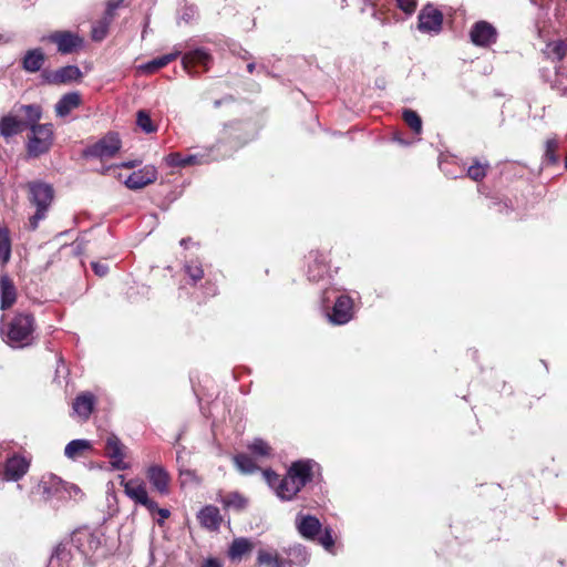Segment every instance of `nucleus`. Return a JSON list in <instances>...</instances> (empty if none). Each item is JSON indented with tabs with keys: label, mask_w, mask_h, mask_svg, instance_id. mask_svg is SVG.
<instances>
[{
	"label": "nucleus",
	"mask_w": 567,
	"mask_h": 567,
	"mask_svg": "<svg viewBox=\"0 0 567 567\" xmlns=\"http://www.w3.org/2000/svg\"><path fill=\"white\" fill-rule=\"evenodd\" d=\"M109 21L106 18L104 21H101L97 25H94L92 29V39L94 41H101L105 38L107 33Z\"/></svg>",
	"instance_id": "obj_41"
},
{
	"label": "nucleus",
	"mask_w": 567,
	"mask_h": 567,
	"mask_svg": "<svg viewBox=\"0 0 567 567\" xmlns=\"http://www.w3.org/2000/svg\"><path fill=\"white\" fill-rule=\"evenodd\" d=\"M373 16L378 19L377 11L373 12ZM381 23H385L388 21V18H379Z\"/></svg>",
	"instance_id": "obj_52"
},
{
	"label": "nucleus",
	"mask_w": 567,
	"mask_h": 567,
	"mask_svg": "<svg viewBox=\"0 0 567 567\" xmlns=\"http://www.w3.org/2000/svg\"><path fill=\"white\" fill-rule=\"evenodd\" d=\"M94 404V398L90 393H84L79 395L74 403H73V410L74 412L81 416L82 419H87L92 412Z\"/></svg>",
	"instance_id": "obj_25"
},
{
	"label": "nucleus",
	"mask_w": 567,
	"mask_h": 567,
	"mask_svg": "<svg viewBox=\"0 0 567 567\" xmlns=\"http://www.w3.org/2000/svg\"><path fill=\"white\" fill-rule=\"evenodd\" d=\"M28 467L29 463L25 458L14 455L6 462L4 471L0 474V477L6 481H18L27 473Z\"/></svg>",
	"instance_id": "obj_16"
},
{
	"label": "nucleus",
	"mask_w": 567,
	"mask_h": 567,
	"mask_svg": "<svg viewBox=\"0 0 567 567\" xmlns=\"http://www.w3.org/2000/svg\"><path fill=\"white\" fill-rule=\"evenodd\" d=\"M121 485L123 486L124 493L128 498L134 501L136 504L144 506L151 515H154V509H156V502L148 496L146 485L142 480L132 478L125 481L123 478Z\"/></svg>",
	"instance_id": "obj_5"
},
{
	"label": "nucleus",
	"mask_w": 567,
	"mask_h": 567,
	"mask_svg": "<svg viewBox=\"0 0 567 567\" xmlns=\"http://www.w3.org/2000/svg\"><path fill=\"white\" fill-rule=\"evenodd\" d=\"M333 290H324L323 291V296H322V302L326 303L329 301L330 297H329V293L332 292Z\"/></svg>",
	"instance_id": "obj_49"
},
{
	"label": "nucleus",
	"mask_w": 567,
	"mask_h": 567,
	"mask_svg": "<svg viewBox=\"0 0 567 567\" xmlns=\"http://www.w3.org/2000/svg\"><path fill=\"white\" fill-rule=\"evenodd\" d=\"M396 3L405 13H412L416 8V0H396Z\"/></svg>",
	"instance_id": "obj_43"
},
{
	"label": "nucleus",
	"mask_w": 567,
	"mask_h": 567,
	"mask_svg": "<svg viewBox=\"0 0 567 567\" xmlns=\"http://www.w3.org/2000/svg\"><path fill=\"white\" fill-rule=\"evenodd\" d=\"M79 492H80V489H79L78 487H75V486H74V487H73V493H79Z\"/></svg>",
	"instance_id": "obj_56"
},
{
	"label": "nucleus",
	"mask_w": 567,
	"mask_h": 567,
	"mask_svg": "<svg viewBox=\"0 0 567 567\" xmlns=\"http://www.w3.org/2000/svg\"><path fill=\"white\" fill-rule=\"evenodd\" d=\"M403 120L415 133L419 134L422 131V121L416 112L405 110L403 112Z\"/></svg>",
	"instance_id": "obj_35"
},
{
	"label": "nucleus",
	"mask_w": 567,
	"mask_h": 567,
	"mask_svg": "<svg viewBox=\"0 0 567 567\" xmlns=\"http://www.w3.org/2000/svg\"><path fill=\"white\" fill-rule=\"evenodd\" d=\"M17 300V290L12 280L7 275L0 277V309L11 308Z\"/></svg>",
	"instance_id": "obj_19"
},
{
	"label": "nucleus",
	"mask_w": 567,
	"mask_h": 567,
	"mask_svg": "<svg viewBox=\"0 0 567 567\" xmlns=\"http://www.w3.org/2000/svg\"><path fill=\"white\" fill-rule=\"evenodd\" d=\"M123 0H109L106 6V19L113 18L114 11L122 4Z\"/></svg>",
	"instance_id": "obj_44"
},
{
	"label": "nucleus",
	"mask_w": 567,
	"mask_h": 567,
	"mask_svg": "<svg viewBox=\"0 0 567 567\" xmlns=\"http://www.w3.org/2000/svg\"><path fill=\"white\" fill-rule=\"evenodd\" d=\"M234 463L237 470L243 474H251L258 470L254 460L247 454H237L234 456Z\"/></svg>",
	"instance_id": "obj_30"
},
{
	"label": "nucleus",
	"mask_w": 567,
	"mask_h": 567,
	"mask_svg": "<svg viewBox=\"0 0 567 567\" xmlns=\"http://www.w3.org/2000/svg\"><path fill=\"white\" fill-rule=\"evenodd\" d=\"M443 14L432 6L424 7L419 14V30L424 33H439L442 29Z\"/></svg>",
	"instance_id": "obj_10"
},
{
	"label": "nucleus",
	"mask_w": 567,
	"mask_h": 567,
	"mask_svg": "<svg viewBox=\"0 0 567 567\" xmlns=\"http://www.w3.org/2000/svg\"><path fill=\"white\" fill-rule=\"evenodd\" d=\"M247 447L252 454L260 457H268L271 454L270 445L261 439H255Z\"/></svg>",
	"instance_id": "obj_32"
},
{
	"label": "nucleus",
	"mask_w": 567,
	"mask_h": 567,
	"mask_svg": "<svg viewBox=\"0 0 567 567\" xmlns=\"http://www.w3.org/2000/svg\"><path fill=\"white\" fill-rule=\"evenodd\" d=\"M124 450L125 446L121 443L117 436H107L105 443L106 456L111 460V464L115 470H126L128 467V464L124 461Z\"/></svg>",
	"instance_id": "obj_14"
},
{
	"label": "nucleus",
	"mask_w": 567,
	"mask_h": 567,
	"mask_svg": "<svg viewBox=\"0 0 567 567\" xmlns=\"http://www.w3.org/2000/svg\"><path fill=\"white\" fill-rule=\"evenodd\" d=\"M80 103L81 96L79 93L73 92L63 95L55 104L56 115L61 117L69 115Z\"/></svg>",
	"instance_id": "obj_23"
},
{
	"label": "nucleus",
	"mask_w": 567,
	"mask_h": 567,
	"mask_svg": "<svg viewBox=\"0 0 567 567\" xmlns=\"http://www.w3.org/2000/svg\"><path fill=\"white\" fill-rule=\"evenodd\" d=\"M320 544L327 549L331 550L334 545L331 532L327 528L319 538Z\"/></svg>",
	"instance_id": "obj_42"
},
{
	"label": "nucleus",
	"mask_w": 567,
	"mask_h": 567,
	"mask_svg": "<svg viewBox=\"0 0 567 567\" xmlns=\"http://www.w3.org/2000/svg\"><path fill=\"white\" fill-rule=\"evenodd\" d=\"M486 168L487 165H482L478 162H475L473 165H471L467 169V176L473 181H481L486 175Z\"/></svg>",
	"instance_id": "obj_37"
},
{
	"label": "nucleus",
	"mask_w": 567,
	"mask_h": 567,
	"mask_svg": "<svg viewBox=\"0 0 567 567\" xmlns=\"http://www.w3.org/2000/svg\"><path fill=\"white\" fill-rule=\"evenodd\" d=\"M318 464L311 460L297 461L291 464L286 476H279L272 471H265L267 483L276 489L278 497L290 501L311 480L313 467Z\"/></svg>",
	"instance_id": "obj_1"
},
{
	"label": "nucleus",
	"mask_w": 567,
	"mask_h": 567,
	"mask_svg": "<svg viewBox=\"0 0 567 567\" xmlns=\"http://www.w3.org/2000/svg\"><path fill=\"white\" fill-rule=\"evenodd\" d=\"M11 257V238L7 227H0V261L6 265Z\"/></svg>",
	"instance_id": "obj_29"
},
{
	"label": "nucleus",
	"mask_w": 567,
	"mask_h": 567,
	"mask_svg": "<svg viewBox=\"0 0 567 567\" xmlns=\"http://www.w3.org/2000/svg\"><path fill=\"white\" fill-rule=\"evenodd\" d=\"M380 0H364V2L370 3L372 7H375Z\"/></svg>",
	"instance_id": "obj_51"
},
{
	"label": "nucleus",
	"mask_w": 567,
	"mask_h": 567,
	"mask_svg": "<svg viewBox=\"0 0 567 567\" xmlns=\"http://www.w3.org/2000/svg\"><path fill=\"white\" fill-rule=\"evenodd\" d=\"M309 266H308V278L311 281H320L323 280L328 275V264L327 257L319 251H311L308 256Z\"/></svg>",
	"instance_id": "obj_15"
},
{
	"label": "nucleus",
	"mask_w": 567,
	"mask_h": 567,
	"mask_svg": "<svg viewBox=\"0 0 567 567\" xmlns=\"http://www.w3.org/2000/svg\"><path fill=\"white\" fill-rule=\"evenodd\" d=\"M202 567H221V564L216 558H208L202 564Z\"/></svg>",
	"instance_id": "obj_48"
},
{
	"label": "nucleus",
	"mask_w": 567,
	"mask_h": 567,
	"mask_svg": "<svg viewBox=\"0 0 567 567\" xmlns=\"http://www.w3.org/2000/svg\"><path fill=\"white\" fill-rule=\"evenodd\" d=\"M221 503L227 508L241 509L246 506L247 501L239 493H229L221 498Z\"/></svg>",
	"instance_id": "obj_33"
},
{
	"label": "nucleus",
	"mask_w": 567,
	"mask_h": 567,
	"mask_svg": "<svg viewBox=\"0 0 567 567\" xmlns=\"http://www.w3.org/2000/svg\"><path fill=\"white\" fill-rule=\"evenodd\" d=\"M30 202L37 207V212L30 217L29 224L32 230L45 218L47 212L53 200L54 192L51 185L43 182H31L28 185Z\"/></svg>",
	"instance_id": "obj_3"
},
{
	"label": "nucleus",
	"mask_w": 567,
	"mask_h": 567,
	"mask_svg": "<svg viewBox=\"0 0 567 567\" xmlns=\"http://www.w3.org/2000/svg\"><path fill=\"white\" fill-rule=\"evenodd\" d=\"M121 148V141L116 134H109L90 146L85 154L87 156L106 159L113 157Z\"/></svg>",
	"instance_id": "obj_8"
},
{
	"label": "nucleus",
	"mask_w": 567,
	"mask_h": 567,
	"mask_svg": "<svg viewBox=\"0 0 567 567\" xmlns=\"http://www.w3.org/2000/svg\"><path fill=\"white\" fill-rule=\"evenodd\" d=\"M257 563L259 565H271L277 566V564H281L278 555L276 553H271L268 550H259L257 555Z\"/></svg>",
	"instance_id": "obj_36"
},
{
	"label": "nucleus",
	"mask_w": 567,
	"mask_h": 567,
	"mask_svg": "<svg viewBox=\"0 0 567 567\" xmlns=\"http://www.w3.org/2000/svg\"><path fill=\"white\" fill-rule=\"evenodd\" d=\"M4 341L14 348L29 346L33 339L34 318L30 313H17L0 328Z\"/></svg>",
	"instance_id": "obj_2"
},
{
	"label": "nucleus",
	"mask_w": 567,
	"mask_h": 567,
	"mask_svg": "<svg viewBox=\"0 0 567 567\" xmlns=\"http://www.w3.org/2000/svg\"><path fill=\"white\" fill-rule=\"evenodd\" d=\"M145 475L152 488L162 496H167L171 493V475L167 470L159 464L150 465Z\"/></svg>",
	"instance_id": "obj_7"
},
{
	"label": "nucleus",
	"mask_w": 567,
	"mask_h": 567,
	"mask_svg": "<svg viewBox=\"0 0 567 567\" xmlns=\"http://www.w3.org/2000/svg\"><path fill=\"white\" fill-rule=\"evenodd\" d=\"M80 76H81V71L75 65H68V66L61 68L55 73V80L61 83L78 80Z\"/></svg>",
	"instance_id": "obj_31"
},
{
	"label": "nucleus",
	"mask_w": 567,
	"mask_h": 567,
	"mask_svg": "<svg viewBox=\"0 0 567 567\" xmlns=\"http://www.w3.org/2000/svg\"><path fill=\"white\" fill-rule=\"evenodd\" d=\"M157 169L153 165H145L143 168L133 172L125 179L127 188L136 190L153 184L157 179Z\"/></svg>",
	"instance_id": "obj_12"
},
{
	"label": "nucleus",
	"mask_w": 567,
	"mask_h": 567,
	"mask_svg": "<svg viewBox=\"0 0 567 567\" xmlns=\"http://www.w3.org/2000/svg\"><path fill=\"white\" fill-rule=\"evenodd\" d=\"M353 317V302L349 296L341 295L337 298L332 312L328 313L329 321L333 324H344Z\"/></svg>",
	"instance_id": "obj_11"
},
{
	"label": "nucleus",
	"mask_w": 567,
	"mask_h": 567,
	"mask_svg": "<svg viewBox=\"0 0 567 567\" xmlns=\"http://www.w3.org/2000/svg\"><path fill=\"white\" fill-rule=\"evenodd\" d=\"M154 514H157L159 517L156 519L157 524L162 526L164 522L169 517L171 512L166 508H159L156 504V509H154Z\"/></svg>",
	"instance_id": "obj_45"
},
{
	"label": "nucleus",
	"mask_w": 567,
	"mask_h": 567,
	"mask_svg": "<svg viewBox=\"0 0 567 567\" xmlns=\"http://www.w3.org/2000/svg\"><path fill=\"white\" fill-rule=\"evenodd\" d=\"M218 148L217 145L210 148H205L202 152L182 155L181 153H171L165 157V162L171 167H187L195 165L208 164L212 159H217L218 156H212V153Z\"/></svg>",
	"instance_id": "obj_6"
},
{
	"label": "nucleus",
	"mask_w": 567,
	"mask_h": 567,
	"mask_svg": "<svg viewBox=\"0 0 567 567\" xmlns=\"http://www.w3.org/2000/svg\"><path fill=\"white\" fill-rule=\"evenodd\" d=\"M44 62V54L40 49L30 50L23 59V68L29 72H38Z\"/></svg>",
	"instance_id": "obj_27"
},
{
	"label": "nucleus",
	"mask_w": 567,
	"mask_h": 567,
	"mask_svg": "<svg viewBox=\"0 0 567 567\" xmlns=\"http://www.w3.org/2000/svg\"><path fill=\"white\" fill-rule=\"evenodd\" d=\"M93 451V444L89 440L78 439L69 442L64 447V455L72 461L86 457Z\"/></svg>",
	"instance_id": "obj_18"
},
{
	"label": "nucleus",
	"mask_w": 567,
	"mask_h": 567,
	"mask_svg": "<svg viewBox=\"0 0 567 567\" xmlns=\"http://www.w3.org/2000/svg\"><path fill=\"white\" fill-rule=\"evenodd\" d=\"M247 69H248L249 72H252V70L255 69V64L254 63H249L247 65Z\"/></svg>",
	"instance_id": "obj_53"
},
{
	"label": "nucleus",
	"mask_w": 567,
	"mask_h": 567,
	"mask_svg": "<svg viewBox=\"0 0 567 567\" xmlns=\"http://www.w3.org/2000/svg\"><path fill=\"white\" fill-rule=\"evenodd\" d=\"M471 41L478 47H487L496 42V29L486 21L476 22L470 32Z\"/></svg>",
	"instance_id": "obj_13"
},
{
	"label": "nucleus",
	"mask_w": 567,
	"mask_h": 567,
	"mask_svg": "<svg viewBox=\"0 0 567 567\" xmlns=\"http://www.w3.org/2000/svg\"><path fill=\"white\" fill-rule=\"evenodd\" d=\"M275 567H281V564H277V566H275Z\"/></svg>",
	"instance_id": "obj_57"
},
{
	"label": "nucleus",
	"mask_w": 567,
	"mask_h": 567,
	"mask_svg": "<svg viewBox=\"0 0 567 567\" xmlns=\"http://www.w3.org/2000/svg\"><path fill=\"white\" fill-rule=\"evenodd\" d=\"M200 525L207 529L216 530L221 523L219 509L216 506H205L197 515Z\"/></svg>",
	"instance_id": "obj_21"
},
{
	"label": "nucleus",
	"mask_w": 567,
	"mask_h": 567,
	"mask_svg": "<svg viewBox=\"0 0 567 567\" xmlns=\"http://www.w3.org/2000/svg\"><path fill=\"white\" fill-rule=\"evenodd\" d=\"M24 128V122L13 115H6L0 120V134L8 138L19 134Z\"/></svg>",
	"instance_id": "obj_24"
},
{
	"label": "nucleus",
	"mask_w": 567,
	"mask_h": 567,
	"mask_svg": "<svg viewBox=\"0 0 567 567\" xmlns=\"http://www.w3.org/2000/svg\"><path fill=\"white\" fill-rule=\"evenodd\" d=\"M544 54L551 61H561L567 55V42L555 40L547 43Z\"/></svg>",
	"instance_id": "obj_26"
},
{
	"label": "nucleus",
	"mask_w": 567,
	"mask_h": 567,
	"mask_svg": "<svg viewBox=\"0 0 567 567\" xmlns=\"http://www.w3.org/2000/svg\"><path fill=\"white\" fill-rule=\"evenodd\" d=\"M558 147H559V143H558L557 138L553 137V138H548L546 141L545 157L551 164H555L558 159L556 156V151L558 150Z\"/></svg>",
	"instance_id": "obj_38"
},
{
	"label": "nucleus",
	"mask_w": 567,
	"mask_h": 567,
	"mask_svg": "<svg viewBox=\"0 0 567 567\" xmlns=\"http://www.w3.org/2000/svg\"><path fill=\"white\" fill-rule=\"evenodd\" d=\"M120 166L126 167V168H132V167L136 166V163L135 162H123Z\"/></svg>",
	"instance_id": "obj_50"
},
{
	"label": "nucleus",
	"mask_w": 567,
	"mask_h": 567,
	"mask_svg": "<svg viewBox=\"0 0 567 567\" xmlns=\"http://www.w3.org/2000/svg\"><path fill=\"white\" fill-rule=\"evenodd\" d=\"M47 39L55 43L58 51L62 54H70L83 45V39L71 31H55L49 34Z\"/></svg>",
	"instance_id": "obj_9"
},
{
	"label": "nucleus",
	"mask_w": 567,
	"mask_h": 567,
	"mask_svg": "<svg viewBox=\"0 0 567 567\" xmlns=\"http://www.w3.org/2000/svg\"><path fill=\"white\" fill-rule=\"evenodd\" d=\"M92 269L99 277L105 276L109 271V267L105 264L99 261L92 262Z\"/></svg>",
	"instance_id": "obj_46"
},
{
	"label": "nucleus",
	"mask_w": 567,
	"mask_h": 567,
	"mask_svg": "<svg viewBox=\"0 0 567 567\" xmlns=\"http://www.w3.org/2000/svg\"><path fill=\"white\" fill-rule=\"evenodd\" d=\"M188 240H189V239H182V240H181V245H182V246H185V241H188Z\"/></svg>",
	"instance_id": "obj_55"
},
{
	"label": "nucleus",
	"mask_w": 567,
	"mask_h": 567,
	"mask_svg": "<svg viewBox=\"0 0 567 567\" xmlns=\"http://www.w3.org/2000/svg\"><path fill=\"white\" fill-rule=\"evenodd\" d=\"M20 110L24 113L27 121L31 125H37L35 123L41 118L42 112L39 105H22Z\"/></svg>",
	"instance_id": "obj_34"
},
{
	"label": "nucleus",
	"mask_w": 567,
	"mask_h": 567,
	"mask_svg": "<svg viewBox=\"0 0 567 567\" xmlns=\"http://www.w3.org/2000/svg\"><path fill=\"white\" fill-rule=\"evenodd\" d=\"M220 104H221V100H216V101L214 102V106H215V107H218Z\"/></svg>",
	"instance_id": "obj_54"
},
{
	"label": "nucleus",
	"mask_w": 567,
	"mask_h": 567,
	"mask_svg": "<svg viewBox=\"0 0 567 567\" xmlns=\"http://www.w3.org/2000/svg\"><path fill=\"white\" fill-rule=\"evenodd\" d=\"M185 271L194 282H197L204 276V270L202 266L194 261L185 266Z\"/></svg>",
	"instance_id": "obj_40"
},
{
	"label": "nucleus",
	"mask_w": 567,
	"mask_h": 567,
	"mask_svg": "<svg viewBox=\"0 0 567 567\" xmlns=\"http://www.w3.org/2000/svg\"><path fill=\"white\" fill-rule=\"evenodd\" d=\"M197 13V10L195 7L190 6V7H186L183 11V13L181 14V18L188 22L190 21Z\"/></svg>",
	"instance_id": "obj_47"
},
{
	"label": "nucleus",
	"mask_w": 567,
	"mask_h": 567,
	"mask_svg": "<svg viewBox=\"0 0 567 567\" xmlns=\"http://www.w3.org/2000/svg\"><path fill=\"white\" fill-rule=\"evenodd\" d=\"M137 125L145 132L152 133L156 130L153 125L150 115L145 111H138L137 113Z\"/></svg>",
	"instance_id": "obj_39"
},
{
	"label": "nucleus",
	"mask_w": 567,
	"mask_h": 567,
	"mask_svg": "<svg viewBox=\"0 0 567 567\" xmlns=\"http://www.w3.org/2000/svg\"><path fill=\"white\" fill-rule=\"evenodd\" d=\"M252 549V544L247 538H236L228 550V555L233 560H239L241 557Z\"/></svg>",
	"instance_id": "obj_28"
},
{
	"label": "nucleus",
	"mask_w": 567,
	"mask_h": 567,
	"mask_svg": "<svg viewBox=\"0 0 567 567\" xmlns=\"http://www.w3.org/2000/svg\"><path fill=\"white\" fill-rule=\"evenodd\" d=\"M53 143V127L51 124L31 125V134L28 142V153L38 157L47 153Z\"/></svg>",
	"instance_id": "obj_4"
},
{
	"label": "nucleus",
	"mask_w": 567,
	"mask_h": 567,
	"mask_svg": "<svg viewBox=\"0 0 567 567\" xmlns=\"http://www.w3.org/2000/svg\"><path fill=\"white\" fill-rule=\"evenodd\" d=\"M182 53V48H175V50L168 54L158 56L156 59H153L152 61L143 64L140 66V69L145 73H153L164 66H166L172 61L176 60Z\"/></svg>",
	"instance_id": "obj_22"
},
{
	"label": "nucleus",
	"mask_w": 567,
	"mask_h": 567,
	"mask_svg": "<svg viewBox=\"0 0 567 567\" xmlns=\"http://www.w3.org/2000/svg\"><path fill=\"white\" fill-rule=\"evenodd\" d=\"M209 61H210V55L206 51H204L202 49H197V50L186 53L183 56L182 62H183L184 69L189 74H194V73H196V71H193V69H195L196 66H202L204 71L207 70Z\"/></svg>",
	"instance_id": "obj_17"
},
{
	"label": "nucleus",
	"mask_w": 567,
	"mask_h": 567,
	"mask_svg": "<svg viewBox=\"0 0 567 567\" xmlns=\"http://www.w3.org/2000/svg\"><path fill=\"white\" fill-rule=\"evenodd\" d=\"M296 525L299 533L310 539L315 538L321 529L319 519L311 515H299L296 519Z\"/></svg>",
	"instance_id": "obj_20"
}]
</instances>
